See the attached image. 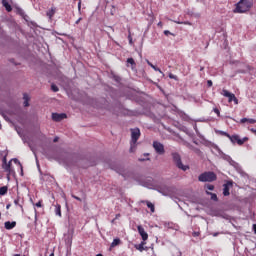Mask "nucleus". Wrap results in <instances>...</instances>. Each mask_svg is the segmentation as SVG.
<instances>
[{"mask_svg": "<svg viewBox=\"0 0 256 256\" xmlns=\"http://www.w3.org/2000/svg\"><path fill=\"white\" fill-rule=\"evenodd\" d=\"M154 191H157L164 197H170V199H175L177 187H175V185H168L165 182H160L155 186Z\"/></svg>", "mask_w": 256, "mask_h": 256, "instance_id": "obj_1", "label": "nucleus"}, {"mask_svg": "<svg viewBox=\"0 0 256 256\" xmlns=\"http://www.w3.org/2000/svg\"><path fill=\"white\" fill-rule=\"evenodd\" d=\"M235 6L234 13H247L253 7V0H240Z\"/></svg>", "mask_w": 256, "mask_h": 256, "instance_id": "obj_2", "label": "nucleus"}, {"mask_svg": "<svg viewBox=\"0 0 256 256\" xmlns=\"http://www.w3.org/2000/svg\"><path fill=\"white\" fill-rule=\"evenodd\" d=\"M141 137V130L139 128H135L131 130V141H130V153H134L135 149H137V141Z\"/></svg>", "mask_w": 256, "mask_h": 256, "instance_id": "obj_3", "label": "nucleus"}, {"mask_svg": "<svg viewBox=\"0 0 256 256\" xmlns=\"http://www.w3.org/2000/svg\"><path fill=\"white\" fill-rule=\"evenodd\" d=\"M198 181H200V183H213V181H217V174L213 171L201 173L198 176Z\"/></svg>", "mask_w": 256, "mask_h": 256, "instance_id": "obj_4", "label": "nucleus"}, {"mask_svg": "<svg viewBox=\"0 0 256 256\" xmlns=\"http://www.w3.org/2000/svg\"><path fill=\"white\" fill-rule=\"evenodd\" d=\"M172 161L177 169L181 171H188L189 165H184L183 160H181V154L179 152H173L172 154Z\"/></svg>", "mask_w": 256, "mask_h": 256, "instance_id": "obj_5", "label": "nucleus"}, {"mask_svg": "<svg viewBox=\"0 0 256 256\" xmlns=\"http://www.w3.org/2000/svg\"><path fill=\"white\" fill-rule=\"evenodd\" d=\"M228 139L231 141V143H233V145L237 143V145H240V146L245 145L246 141H249V137L245 136L244 138L241 139L237 134L230 135Z\"/></svg>", "mask_w": 256, "mask_h": 256, "instance_id": "obj_6", "label": "nucleus"}, {"mask_svg": "<svg viewBox=\"0 0 256 256\" xmlns=\"http://www.w3.org/2000/svg\"><path fill=\"white\" fill-rule=\"evenodd\" d=\"M220 155H222V159H224V161L229 162V165H231L232 167L237 169V171H239V169H241V166H239V163L235 162L233 160V158H231V156L223 153L222 151H220Z\"/></svg>", "mask_w": 256, "mask_h": 256, "instance_id": "obj_7", "label": "nucleus"}, {"mask_svg": "<svg viewBox=\"0 0 256 256\" xmlns=\"http://www.w3.org/2000/svg\"><path fill=\"white\" fill-rule=\"evenodd\" d=\"M153 148H154V151H156V153L158 155H165V146L163 145V143H161L159 141H154Z\"/></svg>", "mask_w": 256, "mask_h": 256, "instance_id": "obj_8", "label": "nucleus"}, {"mask_svg": "<svg viewBox=\"0 0 256 256\" xmlns=\"http://www.w3.org/2000/svg\"><path fill=\"white\" fill-rule=\"evenodd\" d=\"M233 180H227L226 183L223 184V195L224 197H229L231 195L230 189L233 187Z\"/></svg>", "mask_w": 256, "mask_h": 256, "instance_id": "obj_9", "label": "nucleus"}, {"mask_svg": "<svg viewBox=\"0 0 256 256\" xmlns=\"http://www.w3.org/2000/svg\"><path fill=\"white\" fill-rule=\"evenodd\" d=\"M64 119H67V113H52V121H55L56 123H61Z\"/></svg>", "mask_w": 256, "mask_h": 256, "instance_id": "obj_10", "label": "nucleus"}, {"mask_svg": "<svg viewBox=\"0 0 256 256\" xmlns=\"http://www.w3.org/2000/svg\"><path fill=\"white\" fill-rule=\"evenodd\" d=\"M91 101L92 103H96V107H98V109H103V107H106L108 103L105 98L91 99Z\"/></svg>", "mask_w": 256, "mask_h": 256, "instance_id": "obj_11", "label": "nucleus"}, {"mask_svg": "<svg viewBox=\"0 0 256 256\" xmlns=\"http://www.w3.org/2000/svg\"><path fill=\"white\" fill-rule=\"evenodd\" d=\"M143 183V186L147 187L148 189L155 190V187H157V184H155V180H153V177L146 178V180Z\"/></svg>", "mask_w": 256, "mask_h": 256, "instance_id": "obj_12", "label": "nucleus"}, {"mask_svg": "<svg viewBox=\"0 0 256 256\" xmlns=\"http://www.w3.org/2000/svg\"><path fill=\"white\" fill-rule=\"evenodd\" d=\"M145 245H147V241L142 240L140 244H134V248H136L137 251H140V253H143V251H149V247Z\"/></svg>", "mask_w": 256, "mask_h": 256, "instance_id": "obj_13", "label": "nucleus"}, {"mask_svg": "<svg viewBox=\"0 0 256 256\" xmlns=\"http://www.w3.org/2000/svg\"><path fill=\"white\" fill-rule=\"evenodd\" d=\"M15 10H16V14L17 15H20V17H22V19H24V21H26L27 23H29V16L27 14H25V10L22 9L21 7L19 6H16L15 7Z\"/></svg>", "mask_w": 256, "mask_h": 256, "instance_id": "obj_14", "label": "nucleus"}, {"mask_svg": "<svg viewBox=\"0 0 256 256\" xmlns=\"http://www.w3.org/2000/svg\"><path fill=\"white\" fill-rule=\"evenodd\" d=\"M137 229H138L139 235L142 237V241H147V239H149V234H147V232L145 231V228H143V226L141 225H138Z\"/></svg>", "mask_w": 256, "mask_h": 256, "instance_id": "obj_15", "label": "nucleus"}, {"mask_svg": "<svg viewBox=\"0 0 256 256\" xmlns=\"http://www.w3.org/2000/svg\"><path fill=\"white\" fill-rule=\"evenodd\" d=\"M97 165V159L93 156L87 158V163L83 166V169H87V167H95Z\"/></svg>", "mask_w": 256, "mask_h": 256, "instance_id": "obj_16", "label": "nucleus"}, {"mask_svg": "<svg viewBox=\"0 0 256 256\" xmlns=\"http://www.w3.org/2000/svg\"><path fill=\"white\" fill-rule=\"evenodd\" d=\"M249 71H251V67L247 65V66H245V68H240V69L235 70L234 75L232 77H235V75H239V74L245 75V74L249 73Z\"/></svg>", "mask_w": 256, "mask_h": 256, "instance_id": "obj_17", "label": "nucleus"}, {"mask_svg": "<svg viewBox=\"0 0 256 256\" xmlns=\"http://www.w3.org/2000/svg\"><path fill=\"white\" fill-rule=\"evenodd\" d=\"M17 227V222L16 221H6L4 223V229L7 231H11V229H15Z\"/></svg>", "mask_w": 256, "mask_h": 256, "instance_id": "obj_18", "label": "nucleus"}, {"mask_svg": "<svg viewBox=\"0 0 256 256\" xmlns=\"http://www.w3.org/2000/svg\"><path fill=\"white\" fill-rule=\"evenodd\" d=\"M110 79H113V81H115V83H121V81H123L121 76L115 74V72H113V71L110 72Z\"/></svg>", "mask_w": 256, "mask_h": 256, "instance_id": "obj_19", "label": "nucleus"}, {"mask_svg": "<svg viewBox=\"0 0 256 256\" xmlns=\"http://www.w3.org/2000/svg\"><path fill=\"white\" fill-rule=\"evenodd\" d=\"M2 6L5 8L7 13H11V11H13V6L9 4L8 0H2Z\"/></svg>", "mask_w": 256, "mask_h": 256, "instance_id": "obj_20", "label": "nucleus"}, {"mask_svg": "<svg viewBox=\"0 0 256 256\" xmlns=\"http://www.w3.org/2000/svg\"><path fill=\"white\" fill-rule=\"evenodd\" d=\"M189 149H191V151H194V153L196 155H198V157H202L203 156V152L201 151V149L193 146V145H189Z\"/></svg>", "mask_w": 256, "mask_h": 256, "instance_id": "obj_21", "label": "nucleus"}, {"mask_svg": "<svg viewBox=\"0 0 256 256\" xmlns=\"http://www.w3.org/2000/svg\"><path fill=\"white\" fill-rule=\"evenodd\" d=\"M56 12H57V8L51 7V8L46 12V15H47V17H49V19H52V17L55 15Z\"/></svg>", "mask_w": 256, "mask_h": 256, "instance_id": "obj_22", "label": "nucleus"}, {"mask_svg": "<svg viewBox=\"0 0 256 256\" xmlns=\"http://www.w3.org/2000/svg\"><path fill=\"white\" fill-rule=\"evenodd\" d=\"M126 63L131 65L132 69L137 67V63H135V59H133V57L127 58ZM129 65H127V67H129Z\"/></svg>", "mask_w": 256, "mask_h": 256, "instance_id": "obj_23", "label": "nucleus"}, {"mask_svg": "<svg viewBox=\"0 0 256 256\" xmlns=\"http://www.w3.org/2000/svg\"><path fill=\"white\" fill-rule=\"evenodd\" d=\"M121 243V239L120 238H114L111 245H110V251L111 249H113L114 247L119 246V244Z\"/></svg>", "mask_w": 256, "mask_h": 256, "instance_id": "obj_24", "label": "nucleus"}, {"mask_svg": "<svg viewBox=\"0 0 256 256\" xmlns=\"http://www.w3.org/2000/svg\"><path fill=\"white\" fill-rule=\"evenodd\" d=\"M143 203H146L148 209H150L151 213H155V204H153L152 202L146 200L143 201Z\"/></svg>", "mask_w": 256, "mask_h": 256, "instance_id": "obj_25", "label": "nucleus"}, {"mask_svg": "<svg viewBox=\"0 0 256 256\" xmlns=\"http://www.w3.org/2000/svg\"><path fill=\"white\" fill-rule=\"evenodd\" d=\"M146 63H147V65H149V67H151L152 69H154V71H158V72H160V73L163 75V71H161V68H159V67L153 65V63H151V61H149V60H147V59H146Z\"/></svg>", "mask_w": 256, "mask_h": 256, "instance_id": "obj_26", "label": "nucleus"}, {"mask_svg": "<svg viewBox=\"0 0 256 256\" xmlns=\"http://www.w3.org/2000/svg\"><path fill=\"white\" fill-rule=\"evenodd\" d=\"M8 191H9L8 186H1L0 187V197L7 195Z\"/></svg>", "mask_w": 256, "mask_h": 256, "instance_id": "obj_27", "label": "nucleus"}, {"mask_svg": "<svg viewBox=\"0 0 256 256\" xmlns=\"http://www.w3.org/2000/svg\"><path fill=\"white\" fill-rule=\"evenodd\" d=\"M206 195H210L212 201H219V197H217V195L213 192L206 191Z\"/></svg>", "mask_w": 256, "mask_h": 256, "instance_id": "obj_28", "label": "nucleus"}, {"mask_svg": "<svg viewBox=\"0 0 256 256\" xmlns=\"http://www.w3.org/2000/svg\"><path fill=\"white\" fill-rule=\"evenodd\" d=\"M216 133H218L219 135H222L223 137H227V138L231 137V134H229L223 130H216Z\"/></svg>", "mask_w": 256, "mask_h": 256, "instance_id": "obj_29", "label": "nucleus"}, {"mask_svg": "<svg viewBox=\"0 0 256 256\" xmlns=\"http://www.w3.org/2000/svg\"><path fill=\"white\" fill-rule=\"evenodd\" d=\"M55 214L61 217V206L59 204L56 205Z\"/></svg>", "mask_w": 256, "mask_h": 256, "instance_id": "obj_30", "label": "nucleus"}, {"mask_svg": "<svg viewBox=\"0 0 256 256\" xmlns=\"http://www.w3.org/2000/svg\"><path fill=\"white\" fill-rule=\"evenodd\" d=\"M21 199V197H17L15 200H14V205H18V207H20L21 211H23V205L22 204H19V200Z\"/></svg>", "mask_w": 256, "mask_h": 256, "instance_id": "obj_31", "label": "nucleus"}, {"mask_svg": "<svg viewBox=\"0 0 256 256\" xmlns=\"http://www.w3.org/2000/svg\"><path fill=\"white\" fill-rule=\"evenodd\" d=\"M221 219H225L226 221H229L231 219V216H229L227 213L225 212H222L221 216H220Z\"/></svg>", "mask_w": 256, "mask_h": 256, "instance_id": "obj_32", "label": "nucleus"}, {"mask_svg": "<svg viewBox=\"0 0 256 256\" xmlns=\"http://www.w3.org/2000/svg\"><path fill=\"white\" fill-rule=\"evenodd\" d=\"M13 161H9V162H6V165L3 167V169H4V171H9V169H11V163H12Z\"/></svg>", "mask_w": 256, "mask_h": 256, "instance_id": "obj_33", "label": "nucleus"}, {"mask_svg": "<svg viewBox=\"0 0 256 256\" xmlns=\"http://www.w3.org/2000/svg\"><path fill=\"white\" fill-rule=\"evenodd\" d=\"M8 61L9 63H12V65H14L15 67L21 65V63L15 61V58H10L8 59Z\"/></svg>", "mask_w": 256, "mask_h": 256, "instance_id": "obj_34", "label": "nucleus"}, {"mask_svg": "<svg viewBox=\"0 0 256 256\" xmlns=\"http://www.w3.org/2000/svg\"><path fill=\"white\" fill-rule=\"evenodd\" d=\"M51 91H53V93H57L59 92V87L56 84H51Z\"/></svg>", "mask_w": 256, "mask_h": 256, "instance_id": "obj_35", "label": "nucleus"}, {"mask_svg": "<svg viewBox=\"0 0 256 256\" xmlns=\"http://www.w3.org/2000/svg\"><path fill=\"white\" fill-rule=\"evenodd\" d=\"M205 188L208 189V191H214L215 190V185H213V184H206Z\"/></svg>", "mask_w": 256, "mask_h": 256, "instance_id": "obj_36", "label": "nucleus"}, {"mask_svg": "<svg viewBox=\"0 0 256 256\" xmlns=\"http://www.w3.org/2000/svg\"><path fill=\"white\" fill-rule=\"evenodd\" d=\"M11 161H13V163H15V165H19V167L23 166V164H21V161H19V159H17V158H12Z\"/></svg>", "mask_w": 256, "mask_h": 256, "instance_id": "obj_37", "label": "nucleus"}, {"mask_svg": "<svg viewBox=\"0 0 256 256\" xmlns=\"http://www.w3.org/2000/svg\"><path fill=\"white\" fill-rule=\"evenodd\" d=\"M169 79H174V81H179V77L177 75H174L173 73L168 74Z\"/></svg>", "mask_w": 256, "mask_h": 256, "instance_id": "obj_38", "label": "nucleus"}, {"mask_svg": "<svg viewBox=\"0 0 256 256\" xmlns=\"http://www.w3.org/2000/svg\"><path fill=\"white\" fill-rule=\"evenodd\" d=\"M110 169H112V171L119 172V167H117V165L110 164Z\"/></svg>", "mask_w": 256, "mask_h": 256, "instance_id": "obj_39", "label": "nucleus"}, {"mask_svg": "<svg viewBox=\"0 0 256 256\" xmlns=\"http://www.w3.org/2000/svg\"><path fill=\"white\" fill-rule=\"evenodd\" d=\"M235 97H236L235 94H233V93L230 94L229 97H228V102H229V103H232L233 100L235 99Z\"/></svg>", "mask_w": 256, "mask_h": 256, "instance_id": "obj_40", "label": "nucleus"}, {"mask_svg": "<svg viewBox=\"0 0 256 256\" xmlns=\"http://www.w3.org/2000/svg\"><path fill=\"white\" fill-rule=\"evenodd\" d=\"M232 93L230 92V91H228V90H223V95H224V97H229L230 95H231Z\"/></svg>", "mask_w": 256, "mask_h": 256, "instance_id": "obj_41", "label": "nucleus"}, {"mask_svg": "<svg viewBox=\"0 0 256 256\" xmlns=\"http://www.w3.org/2000/svg\"><path fill=\"white\" fill-rule=\"evenodd\" d=\"M6 164H7V156H4L2 158V169L5 167Z\"/></svg>", "mask_w": 256, "mask_h": 256, "instance_id": "obj_42", "label": "nucleus"}, {"mask_svg": "<svg viewBox=\"0 0 256 256\" xmlns=\"http://www.w3.org/2000/svg\"><path fill=\"white\" fill-rule=\"evenodd\" d=\"M164 35H166V37H169V35H173V37H175V34L171 33L169 30H164Z\"/></svg>", "mask_w": 256, "mask_h": 256, "instance_id": "obj_43", "label": "nucleus"}, {"mask_svg": "<svg viewBox=\"0 0 256 256\" xmlns=\"http://www.w3.org/2000/svg\"><path fill=\"white\" fill-rule=\"evenodd\" d=\"M23 99H24V101H30L31 100V98L29 97V95L27 93L23 94Z\"/></svg>", "mask_w": 256, "mask_h": 256, "instance_id": "obj_44", "label": "nucleus"}, {"mask_svg": "<svg viewBox=\"0 0 256 256\" xmlns=\"http://www.w3.org/2000/svg\"><path fill=\"white\" fill-rule=\"evenodd\" d=\"M35 207H43V200H39L36 204H34Z\"/></svg>", "mask_w": 256, "mask_h": 256, "instance_id": "obj_45", "label": "nucleus"}, {"mask_svg": "<svg viewBox=\"0 0 256 256\" xmlns=\"http://www.w3.org/2000/svg\"><path fill=\"white\" fill-rule=\"evenodd\" d=\"M6 173L13 175V177H15V171L13 170V168H10L9 171H6Z\"/></svg>", "mask_w": 256, "mask_h": 256, "instance_id": "obj_46", "label": "nucleus"}, {"mask_svg": "<svg viewBox=\"0 0 256 256\" xmlns=\"http://www.w3.org/2000/svg\"><path fill=\"white\" fill-rule=\"evenodd\" d=\"M248 123H250V125H255L256 120L253 118H248Z\"/></svg>", "mask_w": 256, "mask_h": 256, "instance_id": "obj_47", "label": "nucleus"}, {"mask_svg": "<svg viewBox=\"0 0 256 256\" xmlns=\"http://www.w3.org/2000/svg\"><path fill=\"white\" fill-rule=\"evenodd\" d=\"M213 111L214 113H216V115H218V117H221V112L219 111V108H214Z\"/></svg>", "mask_w": 256, "mask_h": 256, "instance_id": "obj_48", "label": "nucleus"}, {"mask_svg": "<svg viewBox=\"0 0 256 256\" xmlns=\"http://www.w3.org/2000/svg\"><path fill=\"white\" fill-rule=\"evenodd\" d=\"M36 163H37L38 171H39L40 175H42L43 172L41 171V166H39V160H37V157H36Z\"/></svg>", "mask_w": 256, "mask_h": 256, "instance_id": "obj_49", "label": "nucleus"}, {"mask_svg": "<svg viewBox=\"0 0 256 256\" xmlns=\"http://www.w3.org/2000/svg\"><path fill=\"white\" fill-rule=\"evenodd\" d=\"M199 235H201L200 232L194 231V232L192 233V237H199Z\"/></svg>", "mask_w": 256, "mask_h": 256, "instance_id": "obj_50", "label": "nucleus"}, {"mask_svg": "<svg viewBox=\"0 0 256 256\" xmlns=\"http://www.w3.org/2000/svg\"><path fill=\"white\" fill-rule=\"evenodd\" d=\"M207 87H213V81L207 80Z\"/></svg>", "mask_w": 256, "mask_h": 256, "instance_id": "obj_51", "label": "nucleus"}, {"mask_svg": "<svg viewBox=\"0 0 256 256\" xmlns=\"http://www.w3.org/2000/svg\"><path fill=\"white\" fill-rule=\"evenodd\" d=\"M222 213L221 211H215V217H221Z\"/></svg>", "mask_w": 256, "mask_h": 256, "instance_id": "obj_52", "label": "nucleus"}, {"mask_svg": "<svg viewBox=\"0 0 256 256\" xmlns=\"http://www.w3.org/2000/svg\"><path fill=\"white\" fill-rule=\"evenodd\" d=\"M248 121H249V118H242L240 120V123H248Z\"/></svg>", "mask_w": 256, "mask_h": 256, "instance_id": "obj_53", "label": "nucleus"}, {"mask_svg": "<svg viewBox=\"0 0 256 256\" xmlns=\"http://www.w3.org/2000/svg\"><path fill=\"white\" fill-rule=\"evenodd\" d=\"M235 105H239V99L235 96V98L232 100Z\"/></svg>", "mask_w": 256, "mask_h": 256, "instance_id": "obj_54", "label": "nucleus"}, {"mask_svg": "<svg viewBox=\"0 0 256 256\" xmlns=\"http://www.w3.org/2000/svg\"><path fill=\"white\" fill-rule=\"evenodd\" d=\"M73 199H76V201H81V198L78 196H75V194H72Z\"/></svg>", "mask_w": 256, "mask_h": 256, "instance_id": "obj_55", "label": "nucleus"}, {"mask_svg": "<svg viewBox=\"0 0 256 256\" xmlns=\"http://www.w3.org/2000/svg\"><path fill=\"white\" fill-rule=\"evenodd\" d=\"M58 142H59V137L58 136L54 137L53 143H58Z\"/></svg>", "mask_w": 256, "mask_h": 256, "instance_id": "obj_56", "label": "nucleus"}, {"mask_svg": "<svg viewBox=\"0 0 256 256\" xmlns=\"http://www.w3.org/2000/svg\"><path fill=\"white\" fill-rule=\"evenodd\" d=\"M252 231L255 233V235H256V224H253L252 225Z\"/></svg>", "mask_w": 256, "mask_h": 256, "instance_id": "obj_57", "label": "nucleus"}, {"mask_svg": "<svg viewBox=\"0 0 256 256\" xmlns=\"http://www.w3.org/2000/svg\"><path fill=\"white\" fill-rule=\"evenodd\" d=\"M20 175H21V177H23V175H24L23 166H20Z\"/></svg>", "mask_w": 256, "mask_h": 256, "instance_id": "obj_58", "label": "nucleus"}, {"mask_svg": "<svg viewBox=\"0 0 256 256\" xmlns=\"http://www.w3.org/2000/svg\"><path fill=\"white\" fill-rule=\"evenodd\" d=\"M128 39H129L130 45L133 44V38L131 37V35L128 36Z\"/></svg>", "mask_w": 256, "mask_h": 256, "instance_id": "obj_59", "label": "nucleus"}, {"mask_svg": "<svg viewBox=\"0 0 256 256\" xmlns=\"http://www.w3.org/2000/svg\"><path fill=\"white\" fill-rule=\"evenodd\" d=\"M23 105H24V107H29V101H24V103H23Z\"/></svg>", "mask_w": 256, "mask_h": 256, "instance_id": "obj_60", "label": "nucleus"}, {"mask_svg": "<svg viewBox=\"0 0 256 256\" xmlns=\"http://www.w3.org/2000/svg\"><path fill=\"white\" fill-rule=\"evenodd\" d=\"M124 111H127L128 113H130V114H128V115H135V114H133V111H131V110H129V109H124Z\"/></svg>", "mask_w": 256, "mask_h": 256, "instance_id": "obj_61", "label": "nucleus"}, {"mask_svg": "<svg viewBox=\"0 0 256 256\" xmlns=\"http://www.w3.org/2000/svg\"><path fill=\"white\" fill-rule=\"evenodd\" d=\"M250 131H251V133H254V135L256 136V129L255 128H251Z\"/></svg>", "mask_w": 256, "mask_h": 256, "instance_id": "obj_62", "label": "nucleus"}, {"mask_svg": "<svg viewBox=\"0 0 256 256\" xmlns=\"http://www.w3.org/2000/svg\"><path fill=\"white\" fill-rule=\"evenodd\" d=\"M34 211H35V222H37V209L34 208Z\"/></svg>", "mask_w": 256, "mask_h": 256, "instance_id": "obj_63", "label": "nucleus"}, {"mask_svg": "<svg viewBox=\"0 0 256 256\" xmlns=\"http://www.w3.org/2000/svg\"><path fill=\"white\" fill-rule=\"evenodd\" d=\"M81 19H82V18H79L78 20H76L75 24H76V25H79V23H81Z\"/></svg>", "mask_w": 256, "mask_h": 256, "instance_id": "obj_64", "label": "nucleus"}]
</instances>
